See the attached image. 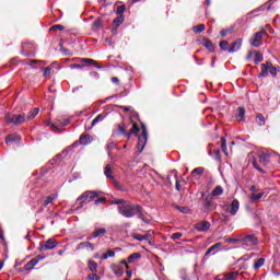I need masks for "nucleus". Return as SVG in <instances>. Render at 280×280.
Segmentation results:
<instances>
[{
  "label": "nucleus",
  "mask_w": 280,
  "mask_h": 280,
  "mask_svg": "<svg viewBox=\"0 0 280 280\" xmlns=\"http://www.w3.org/2000/svg\"><path fill=\"white\" fill-rule=\"evenodd\" d=\"M118 213L122 215V218H135L138 217L139 220H142L145 224H150V220L145 219L143 215V208L139 205L135 203H122L118 207Z\"/></svg>",
  "instance_id": "1"
},
{
  "label": "nucleus",
  "mask_w": 280,
  "mask_h": 280,
  "mask_svg": "<svg viewBox=\"0 0 280 280\" xmlns=\"http://www.w3.org/2000/svg\"><path fill=\"white\" fill-rule=\"evenodd\" d=\"M97 196H100L97 191H93V190L84 191L81 196L77 198V202H80V203L77 208H74V211H80V209H83L86 203L93 202V200H95Z\"/></svg>",
  "instance_id": "2"
},
{
  "label": "nucleus",
  "mask_w": 280,
  "mask_h": 280,
  "mask_svg": "<svg viewBox=\"0 0 280 280\" xmlns=\"http://www.w3.org/2000/svg\"><path fill=\"white\" fill-rule=\"evenodd\" d=\"M241 244L245 250H255V247L259 244V238L255 234H247L241 238Z\"/></svg>",
  "instance_id": "3"
},
{
  "label": "nucleus",
  "mask_w": 280,
  "mask_h": 280,
  "mask_svg": "<svg viewBox=\"0 0 280 280\" xmlns=\"http://www.w3.org/2000/svg\"><path fill=\"white\" fill-rule=\"evenodd\" d=\"M261 72L258 74V78H266L268 73L272 75V78H277V68L272 66V62L267 61L266 63H261Z\"/></svg>",
  "instance_id": "4"
},
{
  "label": "nucleus",
  "mask_w": 280,
  "mask_h": 280,
  "mask_svg": "<svg viewBox=\"0 0 280 280\" xmlns=\"http://www.w3.org/2000/svg\"><path fill=\"white\" fill-rule=\"evenodd\" d=\"M7 124H12V126H21L27 121L25 114H14L5 116Z\"/></svg>",
  "instance_id": "5"
},
{
  "label": "nucleus",
  "mask_w": 280,
  "mask_h": 280,
  "mask_svg": "<svg viewBox=\"0 0 280 280\" xmlns=\"http://www.w3.org/2000/svg\"><path fill=\"white\" fill-rule=\"evenodd\" d=\"M203 213H211L213 211V199L212 196L208 195L202 203V209Z\"/></svg>",
  "instance_id": "6"
},
{
  "label": "nucleus",
  "mask_w": 280,
  "mask_h": 280,
  "mask_svg": "<svg viewBox=\"0 0 280 280\" xmlns=\"http://www.w3.org/2000/svg\"><path fill=\"white\" fill-rule=\"evenodd\" d=\"M58 246V243L54 238H48L46 242L39 245V250H54Z\"/></svg>",
  "instance_id": "7"
},
{
  "label": "nucleus",
  "mask_w": 280,
  "mask_h": 280,
  "mask_svg": "<svg viewBox=\"0 0 280 280\" xmlns=\"http://www.w3.org/2000/svg\"><path fill=\"white\" fill-rule=\"evenodd\" d=\"M211 229V222L209 221H200L195 225V230L199 231V233H207Z\"/></svg>",
  "instance_id": "8"
},
{
  "label": "nucleus",
  "mask_w": 280,
  "mask_h": 280,
  "mask_svg": "<svg viewBox=\"0 0 280 280\" xmlns=\"http://www.w3.org/2000/svg\"><path fill=\"white\" fill-rule=\"evenodd\" d=\"M147 143H148V136L141 133L138 137V152H139V154H141V152H143V150L145 149Z\"/></svg>",
  "instance_id": "9"
},
{
  "label": "nucleus",
  "mask_w": 280,
  "mask_h": 280,
  "mask_svg": "<svg viewBox=\"0 0 280 280\" xmlns=\"http://www.w3.org/2000/svg\"><path fill=\"white\" fill-rule=\"evenodd\" d=\"M228 211L229 213H231V215H237V211H240V201L237 199H234Z\"/></svg>",
  "instance_id": "10"
},
{
  "label": "nucleus",
  "mask_w": 280,
  "mask_h": 280,
  "mask_svg": "<svg viewBox=\"0 0 280 280\" xmlns=\"http://www.w3.org/2000/svg\"><path fill=\"white\" fill-rule=\"evenodd\" d=\"M242 38H237L233 44L232 46L230 47L229 50V54H235V51H240V49H242Z\"/></svg>",
  "instance_id": "11"
},
{
  "label": "nucleus",
  "mask_w": 280,
  "mask_h": 280,
  "mask_svg": "<svg viewBox=\"0 0 280 280\" xmlns=\"http://www.w3.org/2000/svg\"><path fill=\"white\" fill-rule=\"evenodd\" d=\"M79 142L81 143V145H89L93 143V137H91V135L89 133L81 135L79 138Z\"/></svg>",
  "instance_id": "12"
},
{
  "label": "nucleus",
  "mask_w": 280,
  "mask_h": 280,
  "mask_svg": "<svg viewBox=\"0 0 280 280\" xmlns=\"http://www.w3.org/2000/svg\"><path fill=\"white\" fill-rule=\"evenodd\" d=\"M67 152H69V150H63L62 153L57 154L52 160L49 161L50 165H58V163H60V161L67 156Z\"/></svg>",
  "instance_id": "13"
},
{
  "label": "nucleus",
  "mask_w": 280,
  "mask_h": 280,
  "mask_svg": "<svg viewBox=\"0 0 280 280\" xmlns=\"http://www.w3.org/2000/svg\"><path fill=\"white\" fill-rule=\"evenodd\" d=\"M236 119H238V121H246V108L238 107Z\"/></svg>",
  "instance_id": "14"
},
{
  "label": "nucleus",
  "mask_w": 280,
  "mask_h": 280,
  "mask_svg": "<svg viewBox=\"0 0 280 280\" xmlns=\"http://www.w3.org/2000/svg\"><path fill=\"white\" fill-rule=\"evenodd\" d=\"M224 194V188L222 186H217L209 196H212L213 198H218V196H222Z\"/></svg>",
  "instance_id": "15"
},
{
  "label": "nucleus",
  "mask_w": 280,
  "mask_h": 280,
  "mask_svg": "<svg viewBox=\"0 0 280 280\" xmlns=\"http://www.w3.org/2000/svg\"><path fill=\"white\" fill-rule=\"evenodd\" d=\"M20 141H21V136H16V135H10L5 139V143H8V144L19 143Z\"/></svg>",
  "instance_id": "16"
},
{
  "label": "nucleus",
  "mask_w": 280,
  "mask_h": 280,
  "mask_svg": "<svg viewBox=\"0 0 280 280\" xmlns=\"http://www.w3.org/2000/svg\"><path fill=\"white\" fill-rule=\"evenodd\" d=\"M277 0H269L267 3L262 4L255 12H261L264 10H270L271 5L276 3Z\"/></svg>",
  "instance_id": "17"
},
{
  "label": "nucleus",
  "mask_w": 280,
  "mask_h": 280,
  "mask_svg": "<svg viewBox=\"0 0 280 280\" xmlns=\"http://www.w3.org/2000/svg\"><path fill=\"white\" fill-rule=\"evenodd\" d=\"M104 174L106 178H109L110 180H115V176H113V167L110 166V164H107L105 166Z\"/></svg>",
  "instance_id": "18"
},
{
  "label": "nucleus",
  "mask_w": 280,
  "mask_h": 280,
  "mask_svg": "<svg viewBox=\"0 0 280 280\" xmlns=\"http://www.w3.org/2000/svg\"><path fill=\"white\" fill-rule=\"evenodd\" d=\"M40 109L38 107L33 108L31 112H28L26 116V121L34 119V117H36V115H38Z\"/></svg>",
  "instance_id": "19"
},
{
  "label": "nucleus",
  "mask_w": 280,
  "mask_h": 280,
  "mask_svg": "<svg viewBox=\"0 0 280 280\" xmlns=\"http://www.w3.org/2000/svg\"><path fill=\"white\" fill-rule=\"evenodd\" d=\"M240 275V271H234L229 275H225L221 277V280H237V276Z\"/></svg>",
  "instance_id": "20"
},
{
  "label": "nucleus",
  "mask_w": 280,
  "mask_h": 280,
  "mask_svg": "<svg viewBox=\"0 0 280 280\" xmlns=\"http://www.w3.org/2000/svg\"><path fill=\"white\" fill-rule=\"evenodd\" d=\"M37 264H38V259L33 258V259H31V260L24 266V269H25V270H34V266H37Z\"/></svg>",
  "instance_id": "21"
},
{
  "label": "nucleus",
  "mask_w": 280,
  "mask_h": 280,
  "mask_svg": "<svg viewBox=\"0 0 280 280\" xmlns=\"http://www.w3.org/2000/svg\"><path fill=\"white\" fill-rule=\"evenodd\" d=\"M112 270L114 275H116L118 278L124 277V269H121V267H119L118 265H113Z\"/></svg>",
  "instance_id": "22"
},
{
  "label": "nucleus",
  "mask_w": 280,
  "mask_h": 280,
  "mask_svg": "<svg viewBox=\"0 0 280 280\" xmlns=\"http://www.w3.org/2000/svg\"><path fill=\"white\" fill-rule=\"evenodd\" d=\"M125 21V18L124 15H119L118 18H116L114 21H113V27L115 30H117V27L121 26V24L124 23Z\"/></svg>",
  "instance_id": "23"
},
{
  "label": "nucleus",
  "mask_w": 280,
  "mask_h": 280,
  "mask_svg": "<svg viewBox=\"0 0 280 280\" xmlns=\"http://www.w3.org/2000/svg\"><path fill=\"white\" fill-rule=\"evenodd\" d=\"M105 117H108V114H98L93 120H92V127L93 126H97V124L102 122V120L105 118Z\"/></svg>",
  "instance_id": "24"
},
{
  "label": "nucleus",
  "mask_w": 280,
  "mask_h": 280,
  "mask_svg": "<svg viewBox=\"0 0 280 280\" xmlns=\"http://www.w3.org/2000/svg\"><path fill=\"white\" fill-rule=\"evenodd\" d=\"M260 163H264V165H268V161H270V154L268 153H260L258 155Z\"/></svg>",
  "instance_id": "25"
},
{
  "label": "nucleus",
  "mask_w": 280,
  "mask_h": 280,
  "mask_svg": "<svg viewBox=\"0 0 280 280\" xmlns=\"http://www.w3.org/2000/svg\"><path fill=\"white\" fill-rule=\"evenodd\" d=\"M27 49H30V44L23 43L22 44V55L23 56H34V52L27 51Z\"/></svg>",
  "instance_id": "26"
},
{
  "label": "nucleus",
  "mask_w": 280,
  "mask_h": 280,
  "mask_svg": "<svg viewBox=\"0 0 280 280\" xmlns=\"http://www.w3.org/2000/svg\"><path fill=\"white\" fill-rule=\"evenodd\" d=\"M265 264H266V259L264 258L256 259L254 262V270H259V268H261V266H264Z\"/></svg>",
  "instance_id": "27"
},
{
  "label": "nucleus",
  "mask_w": 280,
  "mask_h": 280,
  "mask_svg": "<svg viewBox=\"0 0 280 280\" xmlns=\"http://www.w3.org/2000/svg\"><path fill=\"white\" fill-rule=\"evenodd\" d=\"M106 235V229H97L94 233H93V237L92 240H95L96 237H102Z\"/></svg>",
  "instance_id": "28"
},
{
  "label": "nucleus",
  "mask_w": 280,
  "mask_h": 280,
  "mask_svg": "<svg viewBox=\"0 0 280 280\" xmlns=\"http://www.w3.org/2000/svg\"><path fill=\"white\" fill-rule=\"evenodd\" d=\"M175 209H177V211H179V213H185L186 215L191 213V209H189V207L175 206Z\"/></svg>",
  "instance_id": "29"
},
{
  "label": "nucleus",
  "mask_w": 280,
  "mask_h": 280,
  "mask_svg": "<svg viewBox=\"0 0 280 280\" xmlns=\"http://www.w3.org/2000/svg\"><path fill=\"white\" fill-rule=\"evenodd\" d=\"M205 30H207V27L205 26V24H199L192 27V32L195 34H202V32H205Z\"/></svg>",
  "instance_id": "30"
},
{
  "label": "nucleus",
  "mask_w": 280,
  "mask_h": 280,
  "mask_svg": "<svg viewBox=\"0 0 280 280\" xmlns=\"http://www.w3.org/2000/svg\"><path fill=\"white\" fill-rule=\"evenodd\" d=\"M256 121L258 126H266V117H264V114H257Z\"/></svg>",
  "instance_id": "31"
},
{
  "label": "nucleus",
  "mask_w": 280,
  "mask_h": 280,
  "mask_svg": "<svg viewBox=\"0 0 280 280\" xmlns=\"http://www.w3.org/2000/svg\"><path fill=\"white\" fill-rule=\"evenodd\" d=\"M233 30H235V26H230L229 28L221 30V37L225 38L228 34H233Z\"/></svg>",
  "instance_id": "32"
},
{
  "label": "nucleus",
  "mask_w": 280,
  "mask_h": 280,
  "mask_svg": "<svg viewBox=\"0 0 280 280\" xmlns=\"http://www.w3.org/2000/svg\"><path fill=\"white\" fill-rule=\"evenodd\" d=\"M203 47H206V49H208V51H213V43H211V40L203 38Z\"/></svg>",
  "instance_id": "33"
},
{
  "label": "nucleus",
  "mask_w": 280,
  "mask_h": 280,
  "mask_svg": "<svg viewBox=\"0 0 280 280\" xmlns=\"http://www.w3.org/2000/svg\"><path fill=\"white\" fill-rule=\"evenodd\" d=\"M264 198V192H258V194H252L250 197V202H257L258 200H261Z\"/></svg>",
  "instance_id": "34"
},
{
  "label": "nucleus",
  "mask_w": 280,
  "mask_h": 280,
  "mask_svg": "<svg viewBox=\"0 0 280 280\" xmlns=\"http://www.w3.org/2000/svg\"><path fill=\"white\" fill-rule=\"evenodd\" d=\"M135 259H141V254L140 253L131 254L128 257V264H135Z\"/></svg>",
  "instance_id": "35"
},
{
  "label": "nucleus",
  "mask_w": 280,
  "mask_h": 280,
  "mask_svg": "<svg viewBox=\"0 0 280 280\" xmlns=\"http://www.w3.org/2000/svg\"><path fill=\"white\" fill-rule=\"evenodd\" d=\"M177 174H178V172H177L176 170H173V171L171 172V175H173L174 178L176 179V182H175V189H176L177 191H180V185H178V177H177Z\"/></svg>",
  "instance_id": "36"
},
{
  "label": "nucleus",
  "mask_w": 280,
  "mask_h": 280,
  "mask_svg": "<svg viewBox=\"0 0 280 280\" xmlns=\"http://www.w3.org/2000/svg\"><path fill=\"white\" fill-rule=\"evenodd\" d=\"M54 65H57V62L55 61L51 63V66L46 67L44 69V78H49V75H51V69H52Z\"/></svg>",
  "instance_id": "37"
},
{
  "label": "nucleus",
  "mask_w": 280,
  "mask_h": 280,
  "mask_svg": "<svg viewBox=\"0 0 280 280\" xmlns=\"http://www.w3.org/2000/svg\"><path fill=\"white\" fill-rule=\"evenodd\" d=\"M254 62L255 65H259V62H264V55H261V52L259 51L255 52Z\"/></svg>",
  "instance_id": "38"
},
{
  "label": "nucleus",
  "mask_w": 280,
  "mask_h": 280,
  "mask_svg": "<svg viewBox=\"0 0 280 280\" xmlns=\"http://www.w3.org/2000/svg\"><path fill=\"white\" fill-rule=\"evenodd\" d=\"M56 198H58L57 195L48 196V197L44 200V207H47L48 205H51V201H52V200H56Z\"/></svg>",
  "instance_id": "39"
},
{
  "label": "nucleus",
  "mask_w": 280,
  "mask_h": 280,
  "mask_svg": "<svg viewBox=\"0 0 280 280\" xmlns=\"http://www.w3.org/2000/svg\"><path fill=\"white\" fill-rule=\"evenodd\" d=\"M89 269L91 270V272H97V262H95V260H90Z\"/></svg>",
  "instance_id": "40"
},
{
  "label": "nucleus",
  "mask_w": 280,
  "mask_h": 280,
  "mask_svg": "<svg viewBox=\"0 0 280 280\" xmlns=\"http://www.w3.org/2000/svg\"><path fill=\"white\" fill-rule=\"evenodd\" d=\"M261 39H259V38H257V37H253L252 39H250V45H252V47H260L261 46V42H260Z\"/></svg>",
  "instance_id": "41"
},
{
  "label": "nucleus",
  "mask_w": 280,
  "mask_h": 280,
  "mask_svg": "<svg viewBox=\"0 0 280 280\" xmlns=\"http://www.w3.org/2000/svg\"><path fill=\"white\" fill-rule=\"evenodd\" d=\"M219 47L222 49V51H229V49L231 48V47H229L228 40L220 42Z\"/></svg>",
  "instance_id": "42"
},
{
  "label": "nucleus",
  "mask_w": 280,
  "mask_h": 280,
  "mask_svg": "<svg viewBox=\"0 0 280 280\" xmlns=\"http://www.w3.org/2000/svg\"><path fill=\"white\" fill-rule=\"evenodd\" d=\"M183 280H194L196 279V273L194 271H188L184 277H182Z\"/></svg>",
  "instance_id": "43"
},
{
  "label": "nucleus",
  "mask_w": 280,
  "mask_h": 280,
  "mask_svg": "<svg viewBox=\"0 0 280 280\" xmlns=\"http://www.w3.org/2000/svg\"><path fill=\"white\" fill-rule=\"evenodd\" d=\"M119 150V148L117 147V144H115L114 141H109L106 145V151L107 152H110V150Z\"/></svg>",
  "instance_id": "44"
},
{
  "label": "nucleus",
  "mask_w": 280,
  "mask_h": 280,
  "mask_svg": "<svg viewBox=\"0 0 280 280\" xmlns=\"http://www.w3.org/2000/svg\"><path fill=\"white\" fill-rule=\"evenodd\" d=\"M131 237H132V240H137L138 242H145L143 234L133 233V234H131Z\"/></svg>",
  "instance_id": "45"
},
{
  "label": "nucleus",
  "mask_w": 280,
  "mask_h": 280,
  "mask_svg": "<svg viewBox=\"0 0 280 280\" xmlns=\"http://www.w3.org/2000/svg\"><path fill=\"white\" fill-rule=\"evenodd\" d=\"M253 167L257 170V172H260V174H266V171H264L261 167H259V164H257V160L252 161Z\"/></svg>",
  "instance_id": "46"
},
{
  "label": "nucleus",
  "mask_w": 280,
  "mask_h": 280,
  "mask_svg": "<svg viewBox=\"0 0 280 280\" xmlns=\"http://www.w3.org/2000/svg\"><path fill=\"white\" fill-rule=\"evenodd\" d=\"M79 246H85V248H91V250H95V245L91 242H82Z\"/></svg>",
  "instance_id": "47"
},
{
  "label": "nucleus",
  "mask_w": 280,
  "mask_h": 280,
  "mask_svg": "<svg viewBox=\"0 0 280 280\" xmlns=\"http://www.w3.org/2000/svg\"><path fill=\"white\" fill-rule=\"evenodd\" d=\"M220 246H222V243H215L214 245H212V246L206 252V256L210 255L212 250H215V248H220Z\"/></svg>",
  "instance_id": "48"
},
{
  "label": "nucleus",
  "mask_w": 280,
  "mask_h": 280,
  "mask_svg": "<svg viewBox=\"0 0 280 280\" xmlns=\"http://www.w3.org/2000/svg\"><path fill=\"white\" fill-rule=\"evenodd\" d=\"M192 174H197L198 176H202L205 174V168L203 167H197L192 170Z\"/></svg>",
  "instance_id": "49"
},
{
  "label": "nucleus",
  "mask_w": 280,
  "mask_h": 280,
  "mask_svg": "<svg viewBox=\"0 0 280 280\" xmlns=\"http://www.w3.org/2000/svg\"><path fill=\"white\" fill-rule=\"evenodd\" d=\"M124 12H126V5H120L117 8L116 14H118L119 16H124Z\"/></svg>",
  "instance_id": "50"
},
{
  "label": "nucleus",
  "mask_w": 280,
  "mask_h": 280,
  "mask_svg": "<svg viewBox=\"0 0 280 280\" xmlns=\"http://www.w3.org/2000/svg\"><path fill=\"white\" fill-rule=\"evenodd\" d=\"M180 237H183V233L176 232L172 234L171 240H174L176 242V240H180Z\"/></svg>",
  "instance_id": "51"
},
{
  "label": "nucleus",
  "mask_w": 280,
  "mask_h": 280,
  "mask_svg": "<svg viewBox=\"0 0 280 280\" xmlns=\"http://www.w3.org/2000/svg\"><path fill=\"white\" fill-rule=\"evenodd\" d=\"M143 235H144V242H147V244H150V246H152V241H151L152 234L145 233Z\"/></svg>",
  "instance_id": "52"
},
{
  "label": "nucleus",
  "mask_w": 280,
  "mask_h": 280,
  "mask_svg": "<svg viewBox=\"0 0 280 280\" xmlns=\"http://www.w3.org/2000/svg\"><path fill=\"white\" fill-rule=\"evenodd\" d=\"M69 67L70 69H84L86 65L73 63V65H70Z\"/></svg>",
  "instance_id": "53"
},
{
  "label": "nucleus",
  "mask_w": 280,
  "mask_h": 280,
  "mask_svg": "<svg viewBox=\"0 0 280 280\" xmlns=\"http://www.w3.org/2000/svg\"><path fill=\"white\" fill-rule=\"evenodd\" d=\"M54 30H59L60 32H62V30H65V26L62 24H56L50 27V31H54Z\"/></svg>",
  "instance_id": "54"
},
{
  "label": "nucleus",
  "mask_w": 280,
  "mask_h": 280,
  "mask_svg": "<svg viewBox=\"0 0 280 280\" xmlns=\"http://www.w3.org/2000/svg\"><path fill=\"white\" fill-rule=\"evenodd\" d=\"M100 276L95 275V273H90L88 276V280H100Z\"/></svg>",
  "instance_id": "55"
},
{
  "label": "nucleus",
  "mask_w": 280,
  "mask_h": 280,
  "mask_svg": "<svg viewBox=\"0 0 280 280\" xmlns=\"http://www.w3.org/2000/svg\"><path fill=\"white\" fill-rule=\"evenodd\" d=\"M113 183H114L115 187H117V189H120V191H126V189L121 188V184H119V182L113 179Z\"/></svg>",
  "instance_id": "56"
},
{
  "label": "nucleus",
  "mask_w": 280,
  "mask_h": 280,
  "mask_svg": "<svg viewBox=\"0 0 280 280\" xmlns=\"http://www.w3.org/2000/svg\"><path fill=\"white\" fill-rule=\"evenodd\" d=\"M130 131H131L133 135H137V132H139V126H137V124H133Z\"/></svg>",
  "instance_id": "57"
},
{
  "label": "nucleus",
  "mask_w": 280,
  "mask_h": 280,
  "mask_svg": "<svg viewBox=\"0 0 280 280\" xmlns=\"http://www.w3.org/2000/svg\"><path fill=\"white\" fill-rule=\"evenodd\" d=\"M36 62H38V60H26L25 65H28V67H33L36 65Z\"/></svg>",
  "instance_id": "58"
},
{
  "label": "nucleus",
  "mask_w": 280,
  "mask_h": 280,
  "mask_svg": "<svg viewBox=\"0 0 280 280\" xmlns=\"http://www.w3.org/2000/svg\"><path fill=\"white\" fill-rule=\"evenodd\" d=\"M255 38H258V40H261V38H264V32H257L254 35Z\"/></svg>",
  "instance_id": "59"
},
{
  "label": "nucleus",
  "mask_w": 280,
  "mask_h": 280,
  "mask_svg": "<svg viewBox=\"0 0 280 280\" xmlns=\"http://www.w3.org/2000/svg\"><path fill=\"white\" fill-rule=\"evenodd\" d=\"M142 133L144 136H148V127H145V124H141Z\"/></svg>",
  "instance_id": "60"
},
{
  "label": "nucleus",
  "mask_w": 280,
  "mask_h": 280,
  "mask_svg": "<svg viewBox=\"0 0 280 280\" xmlns=\"http://www.w3.org/2000/svg\"><path fill=\"white\" fill-rule=\"evenodd\" d=\"M118 132L119 135H126V129L124 128V126L118 125Z\"/></svg>",
  "instance_id": "61"
},
{
  "label": "nucleus",
  "mask_w": 280,
  "mask_h": 280,
  "mask_svg": "<svg viewBox=\"0 0 280 280\" xmlns=\"http://www.w3.org/2000/svg\"><path fill=\"white\" fill-rule=\"evenodd\" d=\"M81 62H89L90 65H93V62H95V60L89 59V58H82Z\"/></svg>",
  "instance_id": "62"
},
{
  "label": "nucleus",
  "mask_w": 280,
  "mask_h": 280,
  "mask_svg": "<svg viewBox=\"0 0 280 280\" xmlns=\"http://www.w3.org/2000/svg\"><path fill=\"white\" fill-rule=\"evenodd\" d=\"M102 202H106V198L102 197L95 200V205H102Z\"/></svg>",
  "instance_id": "63"
},
{
  "label": "nucleus",
  "mask_w": 280,
  "mask_h": 280,
  "mask_svg": "<svg viewBox=\"0 0 280 280\" xmlns=\"http://www.w3.org/2000/svg\"><path fill=\"white\" fill-rule=\"evenodd\" d=\"M107 257H115V252L113 249L107 250Z\"/></svg>",
  "instance_id": "64"
}]
</instances>
